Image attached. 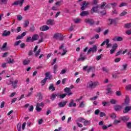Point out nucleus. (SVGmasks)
<instances>
[{"label": "nucleus", "mask_w": 131, "mask_h": 131, "mask_svg": "<svg viewBox=\"0 0 131 131\" xmlns=\"http://www.w3.org/2000/svg\"><path fill=\"white\" fill-rule=\"evenodd\" d=\"M100 83L99 82L96 81V82H93V81H90L88 83L87 88H89V89H95L97 85H99Z\"/></svg>", "instance_id": "f257e3e1"}, {"label": "nucleus", "mask_w": 131, "mask_h": 131, "mask_svg": "<svg viewBox=\"0 0 131 131\" xmlns=\"http://www.w3.org/2000/svg\"><path fill=\"white\" fill-rule=\"evenodd\" d=\"M97 51H98V46L94 45L93 47L90 48L87 53V55H89V54H91V53H93L94 54V53H97Z\"/></svg>", "instance_id": "f03ea898"}, {"label": "nucleus", "mask_w": 131, "mask_h": 131, "mask_svg": "<svg viewBox=\"0 0 131 131\" xmlns=\"http://www.w3.org/2000/svg\"><path fill=\"white\" fill-rule=\"evenodd\" d=\"M110 42V40L109 39H107L106 40H104L101 45V47H103V46H105V45H106V49H108V48H110L112 45L111 43H109Z\"/></svg>", "instance_id": "7ed1b4c3"}, {"label": "nucleus", "mask_w": 131, "mask_h": 131, "mask_svg": "<svg viewBox=\"0 0 131 131\" xmlns=\"http://www.w3.org/2000/svg\"><path fill=\"white\" fill-rule=\"evenodd\" d=\"M43 106H45V103L43 102H41V103H37L36 106V110L37 112H40L42 109L39 107H43Z\"/></svg>", "instance_id": "20e7f679"}, {"label": "nucleus", "mask_w": 131, "mask_h": 131, "mask_svg": "<svg viewBox=\"0 0 131 131\" xmlns=\"http://www.w3.org/2000/svg\"><path fill=\"white\" fill-rule=\"evenodd\" d=\"M110 4H107V3L105 2H103L101 3V5L100 7V9H104V7H105V8L106 9H110L111 8V7L110 6Z\"/></svg>", "instance_id": "39448f33"}, {"label": "nucleus", "mask_w": 131, "mask_h": 131, "mask_svg": "<svg viewBox=\"0 0 131 131\" xmlns=\"http://www.w3.org/2000/svg\"><path fill=\"white\" fill-rule=\"evenodd\" d=\"M84 21L86 24H90L91 26H93L95 24V21L93 19L86 18Z\"/></svg>", "instance_id": "423d86ee"}, {"label": "nucleus", "mask_w": 131, "mask_h": 131, "mask_svg": "<svg viewBox=\"0 0 131 131\" xmlns=\"http://www.w3.org/2000/svg\"><path fill=\"white\" fill-rule=\"evenodd\" d=\"M89 5H90V3H86V2L83 1V4L82 5H81V10H82V11H84V10H85V9H86V7H88V6H89Z\"/></svg>", "instance_id": "0eeeda50"}, {"label": "nucleus", "mask_w": 131, "mask_h": 131, "mask_svg": "<svg viewBox=\"0 0 131 131\" xmlns=\"http://www.w3.org/2000/svg\"><path fill=\"white\" fill-rule=\"evenodd\" d=\"M56 97H59V94L53 93L50 96V99L52 101H54L56 100Z\"/></svg>", "instance_id": "6e6552de"}, {"label": "nucleus", "mask_w": 131, "mask_h": 131, "mask_svg": "<svg viewBox=\"0 0 131 131\" xmlns=\"http://www.w3.org/2000/svg\"><path fill=\"white\" fill-rule=\"evenodd\" d=\"M49 29L50 27L47 25H44L40 28L41 31H47V30H49Z\"/></svg>", "instance_id": "1a4fd4ad"}, {"label": "nucleus", "mask_w": 131, "mask_h": 131, "mask_svg": "<svg viewBox=\"0 0 131 131\" xmlns=\"http://www.w3.org/2000/svg\"><path fill=\"white\" fill-rule=\"evenodd\" d=\"M18 82H19V81L18 80L12 81V83L11 84L13 89H16V88H17V84H18Z\"/></svg>", "instance_id": "9d476101"}, {"label": "nucleus", "mask_w": 131, "mask_h": 131, "mask_svg": "<svg viewBox=\"0 0 131 131\" xmlns=\"http://www.w3.org/2000/svg\"><path fill=\"white\" fill-rule=\"evenodd\" d=\"M115 111H120L122 109V106L120 105H116L114 106Z\"/></svg>", "instance_id": "9b49d317"}, {"label": "nucleus", "mask_w": 131, "mask_h": 131, "mask_svg": "<svg viewBox=\"0 0 131 131\" xmlns=\"http://www.w3.org/2000/svg\"><path fill=\"white\" fill-rule=\"evenodd\" d=\"M113 40H114V41H122L123 40V38L120 36L115 37L113 39Z\"/></svg>", "instance_id": "f8f14e48"}, {"label": "nucleus", "mask_w": 131, "mask_h": 131, "mask_svg": "<svg viewBox=\"0 0 131 131\" xmlns=\"http://www.w3.org/2000/svg\"><path fill=\"white\" fill-rule=\"evenodd\" d=\"M69 107H76V103H74L73 99L71 100L70 103L69 104Z\"/></svg>", "instance_id": "ddd939ff"}, {"label": "nucleus", "mask_w": 131, "mask_h": 131, "mask_svg": "<svg viewBox=\"0 0 131 131\" xmlns=\"http://www.w3.org/2000/svg\"><path fill=\"white\" fill-rule=\"evenodd\" d=\"M89 14H90V12H89L88 11H83L80 13V16H81V17H84L85 16H88V15H89Z\"/></svg>", "instance_id": "4468645a"}, {"label": "nucleus", "mask_w": 131, "mask_h": 131, "mask_svg": "<svg viewBox=\"0 0 131 131\" xmlns=\"http://www.w3.org/2000/svg\"><path fill=\"white\" fill-rule=\"evenodd\" d=\"M60 37H62V35L60 33H55L53 36V38H55V39H57V38H59Z\"/></svg>", "instance_id": "2eb2a0df"}, {"label": "nucleus", "mask_w": 131, "mask_h": 131, "mask_svg": "<svg viewBox=\"0 0 131 131\" xmlns=\"http://www.w3.org/2000/svg\"><path fill=\"white\" fill-rule=\"evenodd\" d=\"M66 104H67V101H64L63 102H61L58 103V106L60 108H63V107H65Z\"/></svg>", "instance_id": "dca6fc26"}, {"label": "nucleus", "mask_w": 131, "mask_h": 131, "mask_svg": "<svg viewBox=\"0 0 131 131\" xmlns=\"http://www.w3.org/2000/svg\"><path fill=\"white\" fill-rule=\"evenodd\" d=\"M11 34V32L10 31H7V30L4 31L2 35L3 36H9Z\"/></svg>", "instance_id": "f3484780"}, {"label": "nucleus", "mask_w": 131, "mask_h": 131, "mask_svg": "<svg viewBox=\"0 0 131 131\" xmlns=\"http://www.w3.org/2000/svg\"><path fill=\"white\" fill-rule=\"evenodd\" d=\"M46 24L47 25H54V20L53 19H48L47 22Z\"/></svg>", "instance_id": "a211bd4d"}, {"label": "nucleus", "mask_w": 131, "mask_h": 131, "mask_svg": "<svg viewBox=\"0 0 131 131\" xmlns=\"http://www.w3.org/2000/svg\"><path fill=\"white\" fill-rule=\"evenodd\" d=\"M32 38L33 39V42L35 41V40H37L38 38H39V36H38L37 34H35L33 35Z\"/></svg>", "instance_id": "6ab92c4d"}, {"label": "nucleus", "mask_w": 131, "mask_h": 131, "mask_svg": "<svg viewBox=\"0 0 131 131\" xmlns=\"http://www.w3.org/2000/svg\"><path fill=\"white\" fill-rule=\"evenodd\" d=\"M30 63V59H25L23 61V65H25V66L28 65Z\"/></svg>", "instance_id": "aec40b11"}, {"label": "nucleus", "mask_w": 131, "mask_h": 131, "mask_svg": "<svg viewBox=\"0 0 131 131\" xmlns=\"http://www.w3.org/2000/svg\"><path fill=\"white\" fill-rule=\"evenodd\" d=\"M107 25H112L113 23V19L112 18H108L107 20Z\"/></svg>", "instance_id": "412c9836"}, {"label": "nucleus", "mask_w": 131, "mask_h": 131, "mask_svg": "<svg viewBox=\"0 0 131 131\" xmlns=\"http://www.w3.org/2000/svg\"><path fill=\"white\" fill-rule=\"evenodd\" d=\"M128 119H129V118L127 116H123L121 117V120H122V121H128Z\"/></svg>", "instance_id": "4be33fe9"}, {"label": "nucleus", "mask_w": 131, "mask_h": 131, "mask_svg": "<svg viewBox=\"0 0 131 131\" xmlns=\"http://www.w3.org/2000/svg\"><path fill=\"white\" fill-rule=\"evenodd\" d=\"M37 97L38 100H42V98H43V96L42 95V94H41V93L40 92L38 93V94L37 95Z\"/></svg>", "instance_id": "5701e85b"}, {"label": "nucleus", "mask_w": 131, "mask_h": 131, "mask_svg": "<svg viewBox=\"0 0 131 131\" xmlns=\"http://www.w3.org/2000/svg\"><path fill=\"white\" fill-rule=\"evenodd\" d=\"M7 63L8 64H13L14 63V59H12L10 58H7Z\"/></svg>", "instance_id": "b1692460"}, {"label": "nucleus", "mask_w": 131, "mask_h": 131, "mask_svg": "<svg viewBox=\"0 0 131 131\" xmlns=\"http://www.w3.org/2000/svg\"><path fill=\"white\" fill-rule=\"evenodd\" d=\"M8 0H0V5H7Z\"/></svg>", "instance_id": "393cba45"}, {"label": "nucleus", "mask_w": 131, "mask_h": 131, "mask_svg": "<svg viewBox=\"0 0 131 131\" xmlns=\"http://www.w3.org/2000/svg\"><path fill=\"white\" fill-rule=\"evenodd\" d=\"M26 41L27 42H33V40L31 37L29 36L27 38Z\"/></svg>", "instance_id": "a878e982"}, {"label": "nucleus", "mask_w": 131, "mask_h": 131, "mask_svg": "<svg viewBox=\"0 0 131 131\" xmlns=\"http://www.w3.org/2000/svg\"><path fill=\"white\" fill-rule=\"evenodd\" d=\"M57 69H58V65L55 64L53 67V73H57V71H58Z\"/></svg>", "instance_id": "bb28decb"}, {"label": "nucleus", "mask_w": 131, "mask_h": 131, "mask_svg": "<svg viewBox=\"0 0 131 131\" xmlns=\"http://www.w3.org/2000/svg\"><path fill=\"white\" fill-rule=\"evenodd\" d=\"M48 80V78H44L41 81V83L42 85H45L47 82V81Z\"/></svg>", "instance_id": "cd10ccee"}, {"label": "nucleus", "mask_w": 131, "mask_h": 131, "mask_svg": "<svg viewBox=\"0 0 131 131\" xmlns=\"http://www.w3.org/2000/svg\"><path fill=\"white\" fill-rule=\"evenodd\" d=\"M110 116L112 119H115V118H116V114H115L114 113L110 114Z\"/></svg>", "instance_id": "c85d7f7f"}, {"label": "nucleus", "mask_w": 131, "mask_h": 131, "mask_svg": "<svg viewBox=\"0 0 131 131\" xmlns=\"http://www.w3.org/2000/svg\"><path fill=\"white\" fill-rule=\"evenodd\" d=\"M128 103H129V97L128 96H126V98L125 99V103L126 105H128Z\"/></svg>", "instance_id": "c756f323"}, {"label": "nucleus", "mask_w": 131, "mask_h": 131, "mask_svg": "<svg viewBox=\"0 0 131 131\" xmlns=\"http://www.w3.org/2000/svg\"><path fill=\"white\" fill-rule=\"evenodd\" d=\"M62 3H63V0H60V1H58L56 2L55 5L56 6H59V7H60V6H61Z\"/></svg>", "instance_id": "7c9ffc66"}, {"label": "nucleus", "mask_w": 131, "mask_h": 131, "mask_svg": "<svg viewBox=\"0 0 131 131\" xmlns=\"http://www.w3.org/2000/svg\"><path fill=\"white\" fill-rule=\"evenodd\" d=\"M24 27L26 28L28 26V25H29V21H28V20H26L25 21L24 23Z\"/></svg>", "instance_id": "2f4dec72"}, {"label": "nucleus", "mask_w": 131, "mask_h": 131, "mask_svg": "<svg viewBox=\"0 0 131 131\" xmlns=\"http://www.w3.org/2000/svg\"><path fill=\"white\" fill-rule=\"evenodd\" d=\"M49 90H52V91L53 92L56 90V88H55L53 84H51L50 86L49 87Z\"/></svg>", "instance_id": "473e14b6"}, {"label": "nucleus", "mask_w": 131, "mask_h": 131, "mask_svg": "<svg viewBox=\"0 0 131 131\" xmlns=\"http://www.w3.org/2000/svg\"><path fill=\"white\" fill-rule=\"evenodd\" d=\"M98 98H99L98 96H95L93 97L90 98V101H96V100H97V99H98Z\"/></svg>", "instance_id": "72a5a7b5"}, {"label": "nucleus", "mask_w": 131, "mask_h": 131, "mask_svg": "<svg viewBox=\"0 0 131 131\" xmlns=\"http://www.w3.org/2000/svg\"><path fill=\"white\" fill-rule=\"evenodd\" d=\"M73 21L75 23L78 24L81 21V19L80 18H76L74 19Z\"/></svg>", "instance_id": "f704fd0d"}, {"label": "nucleus", "mask_w": 131, "mask_h": 131, "mask_svg": "<svg viewBox=\"0 0 131 131\" xmlns=\"http://www.w3.org/2000/svg\"><path fill=\"white\" fill-rule=\"evenodd\" d=\"M17 2L18 3V5H19V6L22 7V5L24 3V0H18Z\"/></svg>", "instance_id": "c9c22d12"}, {"label": "nucleus", "mask_w": 131, "mask_h": 131, "mask_svg": "<svg viewBox=\"0 0 131 131\" xmlns=\"http://www.w3.org/2000/svg\"><path fill=\"white\" fill-rule=\"evenodd\" d=\"M98 8H99L98 6L94 7L93 8H92V11L94 13H96V12L98 11Z\"/></svg>", "instance_id": "e433bc0d"}, {"label": "nucleus", "mask_w": 131, "mask_h": 131, "mask_svg": "<svg viewBox=\"0 0 131 131\" xmlns=\"http://www.w3.org/2000/svg\"><path fill=\"white\" fill-rule=\"evenodd\" d=\"M66 96H67V94H63L62 95H60L58 94V97H59V98L60 99H64V98H65V97H66Z\"/></svg>", "instance_id": "4c0bfd02"}, {"label": "nucleus", "mask_w": 131, "mask_h": 131, "mask_svg": "<svg viewBox=\"0 0 131 131\" xmlns=\"http://www.w3.org/2000/svg\"><path fill=\"white\" fill-rule=\"evenodd\" d=\"M127 14V12L126 11H123L120 14V16L122 17L123 16H125V15Z\"/></svg>", "instance_id": "58836bf2"}, {"label": "nucleus", "mask_w": 131, "mask_h": 131, "mask_svg": "<svg viewBox=\"0 0 131 131\" xmlns=\"http://www.w3.org/2000/svg\"><path fill=\"white\" fill-rule=\"evenodd\" d=\"M124 26L125 28L129 29V28H131V24L130 23L125 24Z\"/></svg>", "instance_id": "ea45409f"}, {"label": "nucleus", "mask_w": 131, "mask_h": 131, "mask_svg": "<svg viewBox=\"0 0 131 131\" xmlns=\"http://www.w3.org/2000/svg\"><path fill=\"white\" fill-rule=\"evenodd\" d=\"M118 20H119V18L118 17L113 19V23L114 24H117V21H118Z\"/></svg>", "instance_id": "a19ab883"}, {"label": "nucleus", "mask_w": 131, "mask_h": 131, "mask_svg": "<svg viewBox=\"0 0 131 131\" xmlns=\"http://www.w3.org/2000/svg\"><path fill=\"white\" fill-rule=\"evenodd\" d=\"M117 48H118V45H117V43H115L113 45L112 49L116 51V49H117Z\"/></svg>", "instance_id": "79ce46f5"}, {"label": "nucleus", "mask_w": 131, "mask_h": 131, "mask_svg": "<svg viewBox=\"0 0 131 131\" xmlns=\"http://www.w3.org/2000/svg\"><path fill=\"white\" fill-rule=\"evenodd\" d=\"M84 106H85L84 101H82V102L80 103V104H79V107L80 108H83V107H84Z\"/></svg>", "instance_id": "37998d69"}, {"label": "nucleus", "mask_w": 131, "mask_h": 131, "mask_svg": "<svg viewBox=\"0 0 131 131\" xmlns=\"http://www.w3.org/2000/svg\"><path fill=\"white\" fill-rule=\"evenodd\" d=\"M6 83L8 85H10V84H12V83H13V80L11 79L8 80L6 82Z\"/></svg>", "instance_id": "c03bdc74"}, {"label": "nucleus", "mask_w": 131, "mask_h": 131, "mask_svg": "<svg viewBox=\"0 0 131 131\" xmlns=\"http://www.w3.org/2000/svg\"><path fill=\"white\" fill-rule=\"evenodd\" d=\"M17 20L18 21H21V20H22L23 19V17L22 16H21V15L18 14L17 15Z\"/></svg>", "instance_id": "a18cd8bd"}, {"label": "nucleus", "mask_w": 131, "mask_h": 131, "mask_svg": "<svg viewBox=\"0 0 131 131\" xmlns=\"http://www.w3.org/2000/svg\"><path fill=\"white\" fill-rule=\"evenodd\" d=\"M110 102L113 105H115L117 103V101L115 99H111Z\"/></svg>", "instance_id": "49530a36"}, {"label": "nucleus", "mask_w": 131, "mask_h": 131, "mask_svg": "<svg viewBox=\"0 0 131 131\" xmlns=\"http://www.w3.org/2000/svg\"><path fill=\"white\" fill-rule=\"evenodd\" d=\"M62 51H63V53H59V54H60V55L61 56H64V55H66V53H67V50L66 49H62Z\"/></svg>", "instance_id": "de8ad7c7"}, {"label": "nucleus", "mask_w": 131, "mask_h": 131, "mask_svg": "<svg viewBox=\"0 0 131 131\" xmlns=\"http://www.w3.org/2000/svg\"><path fill=\"white\" fill-rule=\"evenodd\" d=\"M21 42H22V41L19 40V41H16L15 42L14 46H15V47H17V46H19V45H20Z\"/></svg>", "instance_id": "09e8293b"}, {"label": "nucleus", "mask_w": 131, "mask_h": 131, "mask_svg": "<svg viewBox=\"0 0 131 131\" xmlns=\"http://www.w3.org/2000/svg\"><path fill=\"white\" fill-rule=\"evenodd\" d=\"M83 123H84V125H85V126H86V125H88V124H90V121L84 120Z\"/></svg>", "instance_id": "8fccbe9b"}, {"label": "nucleus", "mask_w": 131, "mask_h": 131, "mask_svg": "<svg viewBox=\"0 0 131 131\" xmlns=\"http://www.w3.org/2000/svg\"><path fill=\"white\" fill-rule=\"evenodd\" d=\"M40 51H41L40 49H39L38 50V51L36 52V53L35 54V57H38V55H39V54L40 53Z\"/></svg>", "instance_id": "3c124183"}, {"label": "nucleus", "mask_w": 131, "mask_h": 131, "mask_svg": "<svg viewBox=\"0 0 131 131\" xmlns=\"http://www.w3.org/2000/svg\"><path fill=\"white\" fill-rule=\"evenodd\" d=\"M21 123H19L18 124H17V131H21Z\"/></svg>", "instance_id": "603ef678"}, {"label": "nucleus", "mask_w": 131, "mask_h": 131, "mask_svg": "<svg viewBox=\"0 0 131 131\" xmlns=\"http://www.w3.org/2000/svg\"><path fill=\"white\" fill-rule=\"evenodd\" d=\"M118 123H120V120H114V125H116L118 124Z\"/></svg>", "instance_id": "864d4df0"}, {"label": "nucleus", "mask_w": 131, "mask_h": 131, "mask_svg": "<svg viewBox=\"0 0 131 131\" xmlns=\"http://www.w3.org/2000/svg\"><path fill=\"white\" fill-rule=\"evenodd\" d=\"M84 60H85V57H82L81 56L78 59V61H84Z\"/></svg>", "instance_id": "5fc2aeb1"}, {"label": "nucleus", "mask_w": 131, "mask_h": 131, "mask_svg": "<svg viewBox=\"0 0 131 131\" xmlns=\"http://www.w3.org/2000/svg\"><path fill=\"white\" fill-rule=\"evenodd\" d=\"M84 118H78V121H79V122H84Z\"/></svg>", "instance_id": "6e6d98bb"}, {"label": "nucleus", "mask_w": 131, "mask_h": 131, "mask_svg": "<svg viewBox=\"0 0 131 131\" xmlns=\"http://www.w3.org/2000/svg\"><path fill=\"white\" fill-rule=\"evenodd\" d=\"M95 31L96 32H97V33H99V32H101V31H102V29L101 28L99 27L95 29Z\"/></svg>", "instance_id": "4d7b16f0"}, {"label": "nucleus", "mask_w": 131, "mask_h": 131, "mask_svg": "<svg viewBox=\"0 0 131 131\" xmlns=\"http://www.w3.org/2000/svg\"><path fill=\"white\" fill-rule=\"evenodd\" d=\"M99 116L100 117H104V116H106V114L104 112H100Z\"/></svg>", "instance_id": "13d9d810"}, {"label": "nucleus", "mask_w": 131, "mask_h": 131, "mask_svg": "<svg viewBox=\"0 0 131 131\" xmlns=\"http://www.w3.org/2000/svg\"><path fill=\"white\" fill-rule=\"evenodd\" d=\"M125 6H127V4L125 3H122L121 5H119V7L121 8L122 7H125Z\"/></svg>", "instance_id": "bf43d9fd"}, {"label": "nucleus", "mask_w": 131, "mask_h": 131, "mask_svg": "<svg viewBox=\"0 0 131 131\" xmlns=\"http://www.w3.org/2000/svg\"><path fill=\"white\" fill-rule=\"evenodd\" d=\"M71 91V90H70V88H66L64 89L65 93H70Z\"/></svg>", "instance_id": "052dcab7"}, {"label": "nucleus", "mask_w": 131, "mask_h": 131, "mask_svg": "<svg viewBox=\"0 0 131 131\" xmlns=\"http://www.w3.org/2000/svg\"><path fill=\"white\" fill-rule=\"evenodd\" d=\"M117 14H118V12L116 9L114 10L112 12V15H117Z\"/></svg>", "instance_id": "680f3d73"}, {"label": "nucleus", "mask_w": 131, "mask_h": 131, "mask_svg": "<svg viewBox=\"0 0 131 131\" xmlns=\"http://www.w3.org/2000/svg\"><path fill=\"white\" fill-rule=\"evenodd\" d=\"M100 112V110L99 109H97L95 111L94 114H95V115H99Z\"/></svg>", "instance_id": "e2e57ef3"}, {"label": "nucleus", "mask_w": 131, "mask_h": 131, "mask_svg": "<svg viewBox=\"0 0 131 131\" xmlns=\"http://www.w3.org/2000/svg\"><path fill=\"white\" fill-rule=\"evenodd\" d=\"M30 8V6L29 5H27L24 8V11L26 12V11H28L29 10V8Z\"/></svg>", "instance_id": "0e129e2a"}, {"label": "nucleus", "mask_w": 131, "mask_h": 131, "mask_svg": "<svg viewBox=\"0 0 131 131\" xmlns=\"http://www.w3.org/2000/svg\"><path fill=\"white\" fill-rule=\"evenodd\" d=\"M102 104L104 107H105V106H107V105H109V102H102Z\"/></svg>", "instance_id": "69168bd1"}, {"label": "nucleus", "mask_w": 131, "mask_h": 131, "mask_svg": "<svg viewBox=\"0 0 131 131\" xmlns=\"http://www.w3.org/2000/svg\"><path fill=\"white\" fill-rule=\"evenodd\" d=\"M126 90L127 91H130L131 90V85L129 84L126 87Z\"/></svg>", "instance_id": "338daca9"}, {"label": "nucleus", "mask_w": 131, "mask_h": 131, "mask_svg": "<svg viewBox=\"0 0 131 131\" xmlns=\"http://www.w3.org/2000/svg\"><path fill=\"white\" fill-rule=\"evenodd\" d=\"M126 125L128 128H131V122H129L127 123Z\"/></svg>", "instance_id": "774afa93"}]
</instances>
